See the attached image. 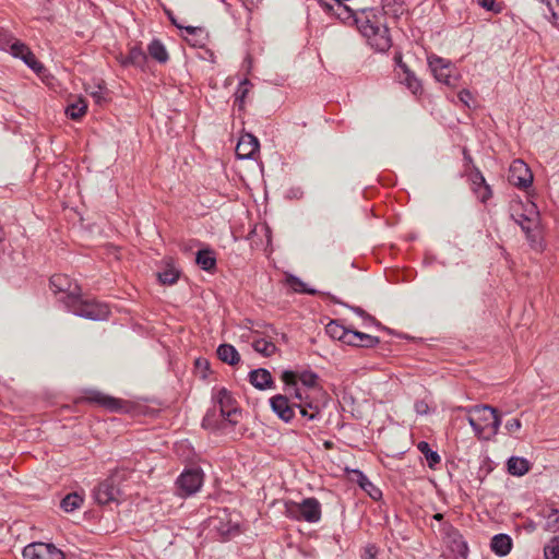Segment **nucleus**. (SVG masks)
I'll use <instances>...</instances> for the list:
<instances>
[{
  "label": "nucleus",
  "mask_w": 559,
  "mask_h": 559,
  "mask_svg": "<svg viewBox=\"0 0 559 559\" xmlns=\"http://www.w3.org/2000/svg\"><path fill=\"white\" fill-rule=\"evenodd\" d=\"M433 519L437 520V521H441L443 519V515L441 513H436L433 515Z\"/></svg>",
  "instance_id": "obj_56"
},
{
  "label": "nucleus",
  "mask_w": 559,
  "mask_h": 559,
  "mask_svg": "<svg viewBox=\"0 0 559 559\" xmlns=\"http://www.w3.org/2000/svg\"><path fill=\"white\" fill-rule=\"evenodd\" d=\"M287 390L290 392V394L294 395L296 400L299 401V403L304 404L305 402H308V396H305L302 391L296 386H287Z\"/></svg>",
  "instance_id": "obj_48"
},
{
  "label": "nucleus",
  "mask_w": 559,
  "mask_h": 559,
  "mask_svg": "<svg viewBox=\"0 0 559 559\" xmlns=\"http://www.w3.org/2000/svg\"><path fill=\"white\" fill-rule=\"evenodd\" d=\"M508 179L515 187L527 188L532 185L533 175L523 160L516 159L510 166Z\"/></svg>",
  "instance_id": "obj_10"
},
{
  "label": "nucleus",
  "mask_w": 559,
  "mask_h": 559,
  "mask_svg": "<svg viewBox=\"0 0 559 559\" xmlns=\"http://www.w3.org/2000/svg\"><path fill=\"white\" fill-rule=\"evenodd\" d=\"M122 66H135V67H144L146 62L145 52L139 47H132L129 50V53L120 60Z\"/></svg>",
  "instance_id": "obj_24"
},
{
  "label": "nucleus",
  "mask_w": 559,
  "mask_h": 559,
  "mask_svg": "<svg viewBox=\"0 0 559 559\" xmlns=\"http://www.w3.org/2000/svg\"><path fill=\"white\" fill-rule=\"evenodd\" d=\"M83 503V497L76 492L67 495L60 502V507L66 512H73Z\"/></svg>",
  "instance_id": "obj_27"
},
{
  "label": "nucleus",
  "mask_w": 559,
  "mask_h": 559,
  "mask_svg": "<svg viewBox=\"0 0 559 559\" xmlns=\"http://www.w3.org/2000/svg\"><path fill=\"white\" fill-rule=\"evenodd\" d=\"M467 415V421L479 439L489 440L496 436L501 425V417L497 408L489 405H475L461 407Z\"/></svg>",
  "instance_id": "obj_2"
},
{
  "label": "nucleus",
  "mask_w": 559,
  "mask_h": 559,
  "mask_svg": "<svg viewBox=\"0 0 559 559\" xmlns=\"http://www.w3.org/2000/svg\"><path fill=\"white\" fill-rule=\"evenodd\" d=\"M23 559H64L63 552L53 544L35 542L23 549Z\"/></svg>",
  "instance_id": "obj_6"
},
{
  "label": "nucleus",
  "mask_w": 559,
  "mask_h": 559,
  "mask_svg": "<svg viewBox=\"0 0 559 559\" xmlns=\"http://www.w3.org/2000/svg\"><path fill=\"white\" fill-rule=\"evenodd\" d=\"M346 331H347V328H345L344 325L340 324L337 321H331L326 326H325V332L326 334L333 338V340H337L340 342L343 343L344 341V337H345V334H346Z\"/></svg>",
  "instance_id": "obj_32"
},
{
  "label": "nucleus",
  "mask_w": 559,
  "mask_h": 559,
  "mask_svg": "<svg viewBox=\"0 0 559 559\" xmlns=\"http://www.w3.org/2000/svg\"><path fill=\"white\" fill-rule=\"evenodd\" d=\"M197 264L204 271H212L216 266V258L211 249H201L197 253Z\"/></svg>",
  "instance_id": "obj_25"
},
{
  "label": "nucleus",
  "mask_w": 559,
  "mask_h": 559,
  "mask_svg": "<svg viewBox=\"0 0 559 559\" xmlns=\"http://www.w3.org/2000/svg\"><path fill=\"white\" fill-rule=\"evenodd\" d=\"M50 287L53 293H63L62 301L66 307L70 306L71 296H80V287L64 274H56L50 277Z\"/></svg>",
  "instance_id": "obj_8"
},
{
  "label": "nucleus",
  "mask_w": 559,
  "mask_h": 559,
  "mask_svg": "<svg viewBox=\"0 0 559 559\" xmlns=\"http://www.w3.org/2000/svg\"><path fill=\"white\" fill-rule=\"evenodd\" d=\"M217 356L223 361L230 366H235L240 361V355L237 349L230 344H222L217 348Z\"/></svg>",
  "instance_id": "obj_23"
},
{
  "label": "nucleus",
  "mask_w": 559,
  "mask_h": 559,
  "mask_svg": "<svg viewBox=\"0 0 559 559\" xmlns=\"http://www.w3.org/2000/svg\"><path fill=\"white\" fill-rule=\"evenodd\" d=\"M545 559H559V537H554L544 548Z\"/></svg>",
  "instance_id": "obj_38"
},
{
  "label": "nucleus",
  "mask_w": 559,
  "mask_h": 559,
  "mask_svg": "<svg viewBox=\"0 0 559 559\" xmlns=\"http://www.w3.org/2000/svg\"><path fill=\"white\" fill-rule=\"evenodd\" d=\"M356 26L368 44L377 51L384 52L391 45V36L383 13L378 9H364L359 12Z\"/></svg>",
  "instance_id": "obj_1"
},
{
  "label": "nucleus",
  "mask_w": 559,
  "mask_h": 559,
  "mask_svg": "<svg viewBox=\"0 0 559 559\" xmlns=\"http://www.w3.org/2000/svg\"><path fill=\"white\" fill-rule=\"evenodd\" d=\"M359 485L362 489L367 490V486H372V483L359 472Z\"/></svg>",
  "instance_id": "obj_53"
},
{
  "label": "nucleus",
  "mask_w": 559,
  "mask_h": 559,
  "mask_svg": "<svg viewBox=\"0 0 559 559\" xmlns=\"http://www.w3.org/2000/svg\"><path fill=\"white\" fill-rule=\"evenodd\" d=\"M333 16L338 19L344 24L356 25V20L359 19V12L355 13L349 7L344 3H337L332 13Z\"/></svg>",
  "instance_id": "obj_21"
},
{
  "label": "nucleus",
  "mask_w": 559,
  "mask_h": 559,
  "mask_svg": "<svg viewBox=\"0 0 559 559\" xmlns=\"http://www.w3.org/2000/svg\"><path fill=\"white\" fill-rule=\"evenodd\" d=\"M491 550L498 556H507L512 548V539L507 534H497L491 538Z\"/></svg>",
  "instance_id": "obj_20"
},
{
  "label": "nucleus",
  "mask_w": 559,
  "mask_h": 559,
  "mask_svg": "<svg viewBox=\"0 0 559 559\" xmlns=\"http://www.w3.org/2000/svg\"><path fill=\"white\" fill-rule=\"evenodd\" d=\"M414 408L418 415H427L429 413V405L425 400L416 401Z\"/></svg>",
  "instance_id": "obj_49"
},
{
  "label": "nucleus",
  "mask_w": 559,
  "mask_h": 559,
  "mask_svg": "<svg viewBox=\"0 0 559 559\" xmlns=\"http://www.w3.org/2000/svg\"><path fill=\"white\" fill-rule=\"evenodd\" d=\"M471 181H472L473 190H476V188H479V187L486 185L485 177L478 169H475V171H473L471 174Z\"/></svg>",
  "instance_id": "obj_43"
},
{
  "label": "nucleus",
  "mask_w": 559,
  "mask_h": 559,
  "mask_svg": "<svg viewBox=\"0 0 559 559\" xmlns=\"http://www.w3.org/2000/svg\"><path fill=\"white\" fill-rule=\"evenodd\" d=\"M203 484V473L199 468L185 471L177 479V485L182 495L190 496L199 491Z\"/></svg>",
  "instance_id": "obj_9"
},
{
  "label": "nucleus",
  "mask_w": 559,
  "mask_h": 559,
  "mask_svg": "<svg viewBox=\"0 0 559 559\" xmlns=\"http://www.w3.org/2000/svg\"><path fill=\"white\" fill-rule=\"evenodd\" d=\"M385 17L386 14L392 13L394 16H399L403 13V4L396 0H383L382 10H380Z\"/></svg>",
  "instance_id": "obj_35"
},
{
  "label": "nucleus",
  "mask_w": 559,
  "mask_h": 559,
  "mask_svg": "<svg viewBox=\"0 0 559 559\" xmlns=\"http://www.w3.org/2000/svg\"><path fill=\"white\" fill-rule=\"evenodd\" d=\"M250 81L248 79L242 80L235 93L236 102H239V107H242L246 96L249 93Z\"/></svg>",
  "instance_id": "obj_39"
},
{
  "label": "nucleus",
  "mask_w": 559,
  "mask_h": 559,
  "mask_svg": "<svg viewBox=\"0 0 559 559\" xmlns=\"http://www.w3.org/2000/svg\"><path fill=\"white\" fill-rule=\"evenodd\" d=\"M73 314L91 320H105L109 314V308L105 304L95 300H84L80 296L70 297V306L67 307Z\"/></svg>",
  "instance_id": "obj_4"
},
{
  "label": "nucleus",
  "mask_w": 559,
  "mask_h": 559,
  "mask_svg": "<svg viewBox=\"0 0 559 559\" xmlns=\"http://www.w3.org/2000/svg\"><path fill=\"white\" fill-rule=\"evenodd\" d=\"M209 526L222 537H229L238 531L237 525L231 524L228 520L226 511H223L221 515L210 518Z\"/></svg>",
  "instance_id": "obj_18"
},
{
  "label": "nucleus",
  "mask_w": 559,
  "mask_h": 559,
  "mask_svg": "<svg viewBox=\"0 0 559 559\" xmlns=\"http://www.w3.org/2000/svg\"><path fill=\"white\" fill-rule=\"evenodd\" d=\"M508 472L514 476H523L530 471V463L523 457L512 456L508 460Z\"/></svg>",
  "instance_id": "obj_26"
},
{
  "label": "nucleus",
  "mask_w": 559,
  "mask_h": 559,
  "mask_svg": "<svg viewBox=\"0 0 559 559\" xmlns=\"http://www.w3.org/2000/svg\"><path fill=\"white\" fill-rule=\"evenodd\" d=\"M86 92L93 97L97 105H103L107 102V90L103 84L86 88Z\"/></svg>",
  "instance_id": "obj_34"
},
{
  "label": "nucleus",
  "mask_w": 559,
  "mask_h": 559,
  "mask_svg": "<svg viewBox=\"0 0 559 559\" xmlns=\"http://www.w3.org/2000/svg\"><path fill=\"white\" fill-rule=\"evenodd\" d=\"M249 380L250 383L259 390L271 389L274 384L271 373L262 368L252 370L249 373Z\"/></svg>",
  "instance_id": "obj_19"
},
{
  "label": "nucleus",
  "mask_w": 559,
  "mask_h": 559,
  "mask_svg": "<svg viewBox=\"0 0 559 559\" xmlns=\"http://www.w3.org/2000/svg\"><path fill=\"white\" fill-rule=\"evenodd\" d=\"M545 3L550 21L554 25H559V0H540Z\"/></svg>",
  "instance_id": "obj_36"
},
{
  "label": "nucleus",
  "mask_w": 559,
  "mask_h": 559,
  "mask_svg": "<svg viewBox=\"0 0 559 559\" xmlns=\"http://www.w3.org/2000/svg\"><path fill=\"white\" fill-rule=\"evenodd\" d=\"M372 488V491H369V495L372 499H378L381 496L379 489L374 488V486H367V491Z\"/></svg>",
  "instance_id": "obj_55"
},
{
  "label": "nucleus",
  "mask_w": 559,
  "mask_h": 559,
  "mask_svg": "<svg viewBox=\"0 0 559 559\" xmlns=\"http://www.w3.org/2000/svg\"><path fill=\"white\" fill-rule=\"evenodd\" d=\"M474 192L476 193L479 201L483 203H485L486 201H488L491 198V189L487 183L479 188H476V190H474Z\"/></svg>",
  "instance_id": "obj_42"
},
{
  "label": "nucleus",
  "mask_w": 559,
  "mask_h": 559,
  "mask_svg": "<svg viewBox=\"0 0 559 559\" xmlns=\"http://www.w3.org/2000/svg\"><path fill=\"white\" fill-rule=\"evenodd\" d=\"M518 223L521 226L522 230L524 233H526L527 235L531 233V230L533 229V226L535 225V221H533L524 215H521V218L518 221Z\"/></svg>",
  "instance_id": "obj_44"
},
{
  "label": "nucleus",
  "mask_w": 559,
  "mask_h": 559,
  "mask_svg": "<svg viewBox=\"0 0 559 559\" xmlns=\"http://www.w3.org/2000/svg\"><path fill=\"white\" fill-rule=\"evenodd\" d=\"M522 427L521 420L519 418H512L506 423V430L508 433L512 435L518 432Z\"/></svg>",
  "instance_id": "obj_45"
},
{
  "label": "nucleus",
  "mask_w": 559,
  "mask_h": 559,
  "mask_svg": "<svg viewBox=\"0 0 559 559\" xmlns=\"http://www.w3.org/2000/svg\"><path fill=\"white\" fill-rule=\"evenodd\" d=\"M417 449L420 451V453H423L425 455L428 466L430 468H433L437 464L440 463V461H441L440 455L436 451L431 450L428 442L420 441L417 444Z\"/></svg>",
  "instance_id": "obj_28"
},
{
  "label": "nucleus",
  "mask_w": 559,
  "mask_h": 559,
  "mask_svg": "<svg viewBox=\"0 0 559 559\" xmlns=\"http://www.w3.org/2000/svg\"><path fill=\"white\" fill-rule=\"evenodd\" d=\"M298 403H290L288 397L283 394H276L270 399L272 411L285 423H289L294 416V408Z\"/></svg>",
  "instance_id": "obj_13"
},
{
  "label": "nucleus",
  "mask_w": 559,
  "mask_h": 559,
  "mask_svg": "<svg viewBox=\"0 0 559 559\" xmlns=\"http://www.w3.org/2000/svg\"><path fill=\"white\" fill-rule=\"evenodd\" d=\"M10 52L14 58H20L27 64L34 72L40 73L44 70L41 62L37 60L35 55L31 51L21 40H14L10 46Z\"/></svg>",
  "instance_id": "obj_11"
},
{
  "label": "nucleus",
  "mask_w": 559,
  "mask_h": 559,
  "mask_svg": "<svg viewBox=\"0 0 559 559\" xmlns=\"http://www.w3.org/2000/svg\"><path fill=\"white\" fill-rule=\"evenodd\" d=\"M2 239H3V230H2V228L0 227V242L2 241Z\"/></svg>",
  "instance_id": "obj_57"
},
{
  "label": "nucleus",
  "mask_w": 559,
  "mask_h": 559,
  "mask_svg": "<svg viewBox=\"0 0 559 559\" xmlns=\"http://www.w3.org/2000/svg\"><path fill=\"white\" fill-rule=\"evenodd\" d=\"M215 399L219 406L221 416L233 425L237 424L239 411L234 405L230 393L226 389H219Z\"/></svg>",
  "instance_id": "obj_12"
},
{
  "label": "nucleus",
  "mask_w": 559,
  "mask_h": 559,
  "mask_svg": "<svg viewBox=\"0 0 559 559\" xmlns=\"http://www.w3.org/2000/svg\"><path fill=\"white\" fill-rule=\"evenodd\" d=\"M87 109V105L84 99H78L74 103H71L66 108V114L73 120H78L82 118Z\"/></svg>",
  "instance_id": "obj_29"
},
{
  "label": "nucleus",
  "mask_w": 559,
  "mask_h": 559,
  "mask_svg": "<svg viewBox=\"0 0 559 559\" xmlns=\"http://www.w3.org/2000/svg\"><path fill=\"white\" fill-rule=\"evenodd\" d=\"M546 530L550 532H559V510L551 509L546 515Z\"/></svg>",
  "instance_id": "obj_37"
},
{
  "label": "nucleus",
  "mask_w": 559,
  "mask_h": 559,
  "mask_svg": "<svg viewBox=\"0 0 559 559\" xmlns=\"http://www.w3.org/2000/svg\"><path fill=\"white\" fill-rule=\"evenodd\" d=\"M460 102H462L466 107L472 106L473 95L468 90H462L457 95Z\"/></svg>",
  "instance_id": "obj_47"
},
{
  "label": "nucleus",
  "mask_w": 559,
  "mask_h": 559,
  "mask_svg": "<svg viewBox=\"0 0 559 559\" xmlns=\"http://www.w3.org/2000/svg\"><path fill=\"white\" fill-rule=\"evenodd\" d=\"M171 22L178 27V28H183V26L177 24V22L171 17ZM186 32L190 35H193L195 34L198 31H201V28L199 27H193V26H186L185 27Z\"/></svg>",
  "instance_id": "obj_52"
},
{
  "label": "nucleus",
  "mask_w": 559,
  "mask_h": 559,
  "mask_svg": "<svg viewBox=\"0 0 559 559\" xmlns=\"http://www.w3.org/2000/svg\"><path fill=\"white\" fill-rule=\"evenodd\" d=\"M377 548L373 545H370L366 548V557L365 559H376Z\"/></svg>",
  "instance_id": "obj_54"
},
{
  "label": "nucleus",
  "mask_w": 559,
  "mask_h": 559,
  "mask_svg": "<svg viewBox=\"0 0 559 559\" xmlns=\"http://www.w3.org/2000/svg\"><path fill=\"white\" fill-rule=\"evenodd\" d=\"M285 513L297 521L316 523L321 519V504L316 498H306L301 502L285 503Z\"/></svg>",
  "instance_id": "obj_3"
},
{
  "label": "nucleus",
  "mask_w": 559,
  "mask_h": 559,
  "mask_svg": "<svg viewBox=\"0 0 559 559\" xmlns=\"http://www.w3.org/2000/svg\"><path fill=\"white\" fill-rule=\"evenodd\" d=\"M287 283L295 292L314 294V290L307 289L306 284L296 276L290 275Z\"/></svg>",
  "instance_id": "obj_41"
},
{
  "label": "nucleus",
  "mask_w": 559,
  "mask_h": 559,
  "mask_svg": "<svg viewBox=\"0 0 559 559\" xmlns=\"http://www.w3.org/2000/svg\"><path fill=\"white\" fill-rule=\"evenodd\" d=\"M84 400L88 403L99 405L108 411H117L121 407L120 401L97 390H87Z\"/></svg>",
  "instance_id": "obj_16"
},
{
  "label": "nucleus",
  "mask_w": 559,
  "mask_h": 559,
  "mask_svg": "<svg viewBox=\"0 0 559 559\" xmlns=\"http://www.w3.org/2000/svg\"><path fill=\"white\" fill-rule=\"evenodd\" d=\"M353 310H354V311H355L359 317L364 318L365 320H368V321H370V322H374V319H373L371 316H369L368 313H366V311H365V310H362L361 308H359V307H355V308H353Z\"/></svg>",
  "instance_id": "obj_50"
},
{
  "label": "nucleus",
  "mask_w": 559,
  "mask_h": 559,
  "mask_svg": "<svg viewBox=\"0 0 559 559\" xmlns=\"http://www.w3.org/2000/svg\"><path fill=\"white\" fill-rule=\"evenodd\" d=\"M259 140L251 133H245L237 143L236 155L240 159L253 158L259 152Z\"/></svg>",
  "instance_id": "obj_15"
},
{
  "label": "nucleus",
  "mask_w": 559,
  "mask_h": 559,
  "mask_svg": "<svg viewBox=\"0 0 559 559\" xmlns=\"http://www.w3.org/2000/svg\"><path fill=\"white\" fill-rule=\"evenodd\" d=\"M399 63L400 68L403 71V74L401 76L402 83L405 84L413 94L421 92L420 81L415 76L413 72L409 71L406 64L402 63L401 58L399 59Z\"/></svg>",
  "instance_id": "obj_22"
},
{
  "label": "nucleus",
  "mask_w": 559,
  "mask_h": 559,
  "mask_svg": "<svg viewBox=\"0 0 559 559\" xmlns=\"http://www.w3.org/2000/svg\"><path fill=\"white\" fill-rule=\"evenodd\" d=\"M148 53L152 58L160 63H164L168 60V52L159 40L155 39L148 45Z\"/></svg>",
  "instance_id": "obj_30"
},
{
  "label": "nucleus",
  "mask_w": 559,
  "mask_h": 559,
  "mask_svg": "<svg viewBox=\"0 0 559 559\" xmlns=\"http://www.w3.org/2000/svg\"><path fill=\"white\" fill-rule=\"evenodd\" d=\"M253 349L263 356H271L276 352V346L265 338H257L252 342Z\"/></svg>",
  "instance_id": "obj_31"
},
{
  "label": "nucleus",
  "mask_w": 559,
  "mask_h": 559,
  "mask_svg": "<svg viewBox=\"0 0 559 559\" xmlns=\"http://www.w3.org/2000/svg\"><path fill=\"white\" fill-rule=\"evenodd\" d=\"M297 407L302 417H307L309 420H318L320 418V411L317 406H313L311 402H305L304 404L298 403Z\"/></svg>",
  "instance_id": "obj_33"
},
{
  "label": "nucleus",
  "mask_w": 559,
  "mask_h": 559,
  "mask_svg": "<svg viewBox=\"0 0 559 559\" xmlns=\"http://www.w3.org/2000/svg\"><path fill=\"white\" fill-rule=\"evenodd\" d=\"M380 342L379 337L367 333L347 329L343 343L349 346L374 347Z\"/></svg>",
  "instance_id": "obj_17"
},
{
  "label": "nucleus",
  "mask_w": 559,
  "mask_h": 559,
  "mask_svg": "<svg viewBox=\"0 0 559 559\" xmlns=\"http://www.w3.org/2000/svg\"><path fill=\"white\" fill-rule=\"evenodd\" d=\"M282 380L287 386H296L297 381L307 388H316L318 385L319 377L312 371H302L297 373L295 371L285 370L282 373Z\"/></svg>",
  "instance_id": "obj_14"
},
{
  "label": "nucleus",
  "mask_w": 559,
  "mask_h": 559,
  "mask_svg": "<svg viewBox=\"0 0 559 559\" xmlns=\"http://www.w3.org/2000/svg\"><path fill=\"white\" fill-rule=\"evenodd\" d=\"M479 4L484 9H486V10L493 11L495 10V4H496V0H479Z\"/></svg>",
  "instance_id": "obj_51"
},
{
  "label": "nucleus",
  "mask_w": 559,
  "mask_h": 559,
  "mask_svg": "<svg viewBox=\"0 0 559 559\" xmlns=\"http://www.w3.org/2000/svg\"><path fill=\"white\" fill-rule=\"evenodd\" d=\"M178 272L175 269H168L158 274V278L163 284L173 285L178 280Z\"/></svg>",
  "instance_id": "obj_40"
},
{
  "label": "nucleus",
  "mask_w": 559,
  "mask_h": 559,
  "mask_svg": "<svg viewBox=\"0 0 559 559\" xmlns=\"http://www.w3.org/2000/svg\"><path fill=\"white\" fill-rule=\"evenodd\" d=\"M428 66L435 79L448 86H455L459 81L456 69L451 61L439 56L431 55L428 57Z\"/></svg>",
  "instance_id": "obj_5"
},
{
  "label": "nucleus",
  "mask_w": 559,
  "mask_h": 559,
  "mask_svg": "<svg viewBox=\"0 0 559 559\" xmlns=\"http://www.w3.org/2000/svg\"><path fill=\"white\" fill-rule=\"evenodd\" d=\"M319 5L330 15H332L334 8L338 3L334 0H317Z\"/></svg>",
  "instance_id": "obj_46"
},
{
  "label": "nucleus",
  "mask_w": 559,
  "mask_h": 559,
  "mask_svg": "<svg viewBox=\"0 0 559 559\" xmlns=\"http://www.w3.org/2000/svg\"><path fill=\"white\" fill-rule=\"evenodd\" d=\"M119 477V473L116 472L95 488L94 497L99 504H107L117 500L120 495V489L117 486Z\"/></svg>",
  "instance_id": "obj_7"
}]
</instances>
